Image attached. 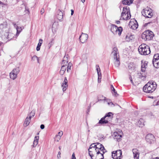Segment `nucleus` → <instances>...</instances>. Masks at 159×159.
<instances>
[{
  "instance_id": "nucleus-54",
  "label": "nucleus",
  "mask_w": 159,
  "mask_h": 159,
  "mask_svg": "<svg viewBox=\"0 0 159 159\" xmlns=\"http://www.w3.org/2000/svg\"><path fill=\"white\" fill-rule=\"evenodd\" d=\"M4 5L5 4L3 3L2 2H1V1H0V5H1L3 6V5Z\"/></svg>"
},
{
  "instance_id": "nucleus-44",
  "label": "nucleus",
  "mask_w": 159,
  "mask_h": 159,
  "mask_svg": "<svg viewBox=\"0 0 159 159\" xmlns=\"http://www.w3.org/2000/svg\"><path fill=\"white\" fill-rule=\"evenodd\" d=\"M63 132L62 131H61V132H59L58 133V134L57 135H57L58 136H60V137L61 138V137L63 135Z\"/></svg>"
},
{
  "instance_id": "nucleus-31",
  "label": "nucleus",
  "mask_w": 159,
  "mask_h": 159,
  "mask_svg": "<svg viewBox=\"0 0 159 159\" xmlns=\"http://www.w3.org/2000/svg\"><path fill=\"white\" fill-rule=\"evenodd\" d=\"M133 2L132 0H124L123 1V3L125 5H129Z\"/></svg>"
},
{
  "instance_id": "nucleus-11",
  "label": "nucleus",
  "mask_w": 159,
  "mask_h": 159,
  "mask_svg": "<svg viewBox=\"0 0 159 159\" xmlns=\"http://www.w3.org/2000/svg\"><path fill=\"white\" fill-rule=\"evenodd\" d=\"M147 142L149 143H152L155 140V137L152 134H147L146 137Z\"/></svg>"
},
{
  "instance_id": "nucleus-58",
  "label": "nucleus",
  "mask_w": 159,
  "mask_h": 159,
  "mask_svg": "<svg viewBox=\"0 0 159 159\" xmlns=\"http://www.w3.org/2000/svg\"><path fill=\"white\" fill-rule=\"evenodd\" d=\"M85 0H81V1L83 2L84 3L85 2Z\"/></svg>"
},
{
  "instance_id": "nucleus-43",
  "label": "nucleus",
  "mask_w": 159,
  "mask_h": 159,
  "mask_svg": "<svg viewBox=\"0 0 159 159\" xmlns=\"http://www.w3.org/2000/svg\"><path fill=\"white\" fill-rule=\"evenodd\" d=\"M143 73H141V75H139V77L141 79H144L146 78V76L145 75H143Z\"/></svg>"
},
{
  "instance_id": "nucleus-8",
  "label": "nucleus",
  "mask_w": 159,
  "mask_h": 159,
  "mask_svg": "<svg viewBox=\"0 0 159 159\" xmlns=\"http://www.w3.org/2000/svg\"><path fill=\"white\" fill-rule=\"evenodd\" d=\"M19 71L20 68L19 67L14 69L10 73V78L13 80L15 79L16 78L17 75L19 73Z\"/></svg>"
},
{
  "instance_id": "nucleus-20",
  "label": "nucleus",
  "mask_w": 159,
  "mask_h": 159,
  "mask_svg": "<svg viewBox=\"0 0 159 159\" xmlns=\"http://www.w3.org/2000/svg\"><path fill=\"white\" fill-rule=\"evenodd\" d=\"M132 151L134 158L135 159H138L139 157V153L138 152V150L136 149H133Z\"/></svg>"
},
{
  "instance_id": "nucleus-15",
  "label": "nucleus",
  "mask_w": 159,
  "mask_h": 159,
  "mask_svg": "<svg viewBox=\"0 0 159 159\" xmlns=\"http://www.w3.org/2000/svg\"><path fill=\"white\" fill-rule=\"evenodd\" d=\"M118 50L116 47H114L113 49V51L111 52V54L114 56V59L117 58H119V55H118Z\"/></svg>"
},
{
  "instance_id": "nucleus-32",
  "label": "nucleus",
  "mask_w": 159,
  "mask_h": 159,
  "mask_svg": "<svg viewBox=\"0 0 159 159\" xmlns=\"http://www.w3.org/2000/svg\"><path fill=\"white\" fill-rule=\"evenodd\" d=\"M119 58H117L115 60V61L114 62L115 66L116 67H118L120 64V61L119 60Z\"/></svg>"
},
{
  "instance_id": "nucleus-42",
  "label": "nucleus",
  "mask_w": 159,
  "mask_h": 159,
  "mask_svg": "<svg viewBox=\"0 0 159 159\" xmlns=\"http://www.w3.org/2000/svg\"><path fill=\"white\" fill-rule=\"evenodd\" d=\"M96 70L97 72V73H100V69L99 68V67L98 65H96Z\"/></svg>"
},
{
  "instance_id": "nucleus-35",
  "label": "nucleus",
  "mask_w": 159,
  "mask_h": 159,
  "mask_svg": "<svg viewBox=\"0 0 159 159\" xmlns=\"http://www.w3.org/2000/svg\"><path fill=\"white\" fill-rule=\"evenodd\" d=\"M111 89L112 91L114 92V93H115V95L116 96H117V95H118V94L117 93V92L116 91V90L114 88L113 86L111 85Z\"/></svg>"
},
{
  "instance_id": "nucleus-40",
  "label": "nucleus",
  "mask_w": 159,
  "mask_h": 159,
  "mask_svg": "<svg viewBox=\"0 0 159 159\" xmlns=\"http://www.w3.org/2000/svg\"><path fill=\"white\" fill-rule=\"evenodd\" d=\"M159 59V54L158 53L155 54L153 57V60H157Z\"/></svg>"
},
{
  "instance_id": "nucleus-49",
  "label": "nucleus",
  "mask_w": 159,
  "mask_h": 159,
  "mask_svg": "<svg viewBox=\"0 0 159 159\" xmlns=\"http://www.w3.org/2000/svg\"><path fill=\"white\" fill-rule=\"evenodd\" d=\"M44 12V10L43 8H42L40 11V12L41 14H42Z\"/></svg>"
},
{
  "instance_id": "nucleus-6",
  "label": "nucleus",
  "mask_w": 159,
  "mask_h": 159,
  "mask_svg": "<svg viewBox=\"0 0 159 159\" xmlns=\"http://www.w3.org/2000/svg\"><path fill=\"white\" fill-rule=\"evenodd\" d=\"M96 155L95 156L93 155L92 152L89 150V155L91 157L92 159H103L104 158L103 154L105 152V151L103 152V153H100L99 151H96Z\"/></svg>"
},
{
  "instance_id": "nucleus-52",
  "label": "nucleus",
  "mask_w": 159,
  "mask_h": 159,
  "mask_svg": "<svg viewBox=\"0 0 159 159\" xmlns=\"http://www.w3.org/2000/svg\"><path fill=\"white\" fill-rule=\"evenodd\" d=\"M13 25L15 27L16 29V26H18L16 24V23H13Z\"/></svg>"
},
{
  "instance_id": "nucleus-21",
  "label": "nucleus",
  "mask_w": 159,
  "mask_h": 159,
  "mask_svg": "<svg viewBox=\"0 0 159 159\" xmlns=\"http://www.w3.org/2000/svg\"><path fill=\"white\" fill-rule=\"evenodd\" d=\"M57 17L59 20H61L63 19V15L62 12L60 10H58L57 12Z\"/></svg>"
},
{
  "instance_id": "nucleus-26",
  "label": "nucleus",
  "mask_w": 159,
  "mask_h": 159,
  "mask_svg": "<svg viewBox=\"0 0 159 159\" xmlns=\"http://www.w3.org/2000/svg\"><path fill=\"white\" fill-rule=\"evenodd\" d=\"M29 116V115H28L27 117L25 119L24 124L26 126H27L30 124V120H31V118H30L29 117H28Z\"/></svg>"
},
{
  "instance_id": "nucleus-9",
  "label": "nucleus",
  "mask_w": 159,
  "mask_h": 159,
  "mask_svg": "<svg viewBox=\"0 0 159 159\" xmlns=\"http://www.w3.org/2000/svg\"><path fill=\"white\" fill-rule=\"evenodd\" d=\"M112 156L113 159H120L122 156V152L120 150L112 152Z\"/></svg>"
},
{
  "instance_id": "nucleus-57",
  "label": "nucleus",
  "mask_w": 159,
  "mask_h": 159,
  "mask_svg": "<svg viewBox=\"0 0 159 159\" xmlns=\"http://www.w3.org/2000/svg\"><path fill=\"white\" fill-rule=\"evenodd\" d=\"M120 21L119 20H117V21H116V23L117 24H119L120 23Z\"/></svg>"
},
{
  "instance_id": "nucleus-45",
  "label": "nucleus",
  "mask_w": 159,
  "mask_h": 159,
  "mask_svg": "<svg viewBox=\"0 0 159 159\" xmlns=\"http://www.w3.org/2000/svg\"><path fill=\"white\" fill-rule=\"evenodd\" d=\"M101 98L102 99H99V98H98V101H99L101 100H105L106 99V98L105 97H103V96H102L101 97Z\"/></svg>"
},
{
  "instance_id": "nucleus-25",
  "label": "nucleus",
  "mask_w": 159,
  "mask_h": 159,
  "mask_svg": "<svg viewBox=\"0 0 159 159\" xmlns=\"http://www.w3.org/2000/svg\"><path fill=\"white\" fill-rule=\"evenodd\" d=\"M122 13L124 14L127 13H130L129 8L127 6L124 7L123 8V11Z\"/></svg>"
},
{
  "instance_id": "nucleus-7",
  "label": "nucleus",
  "mask_w": 159,
  "mask_h": 159,
  "mask_svg": "<svg viewBox=\"0 0 159 159\" xmlns=\"http://www.w3.org/2000/svg\"><path fill=\"white\" fill-rule=\"evenodd\" d=\"M152 10L148 7L143 10L142 11V15L147 18H151L152 17Z\"/></svg>"
},
{
  "instance_id": "nucleus-4",
  "label": "nucleus",
  "mask_w": 159,
  "mask_h": 159,
  "mask_svg": "<svg viewBox=\"0 0 159 159\" xmlns=\"http://www.w3.org/2000/svg\"><path fill=\"white\" fill-rule=\"evenodd\" d=\"M111 30L114 34L116 35L118 34L120 36L122 31V28L121 26L118 27L116 25L112 24L111 25Z\"/></svg>"
},
{
  "instance_id": "nucleus-22",
  "label": "nucleus",
  "mask_w": 159,
  "mask_h": 159,
  "mask_svg": "<svg viewBox=\"0 0 159 159\" xmlns=\"http://www.w3.org/2000/svg\"><path fill=\"white\" fill-rule=\"evenodd\" d=\"M144 120L143 119L140 118L139 120V121L137 123V125L139 127H142L144 125Z\"/></svg>"
},
{
  "instance_id": "nucleus-30",
  "label": "nucleus",
  "mask_w": 159,
  "mask_h": 159,
  "mask_svg": "<svg viewBox=\"0 0 159 159\" xmlns=\"http://www.w3.org/2000/svg\"><path fill=\"white\" fill-rule=\"evenodd\" d=\"M7 26V23L6 22H4L0 25V29L2 30L4 28H6Z\"/></svg>"
},
{
  "instance_id": "nucleus-34",
  "label": "nucleus",
  "mask_w": 159,
  "mask_h": 159,
  "mask_svg": "<svg viewBox=\"0 0 159 159\" xmlns=\"http://www.w3.org/2000/svg\"><path fill=\"white\" fill-rule=\"evenodd\" d=\"M17 32L16 35H18L22 30V27H20L19 26H16Z\"/></svg>"
},
{
  "instance_id": "nucleus-23",
  "label": "nucleus",
  "mask_w": 159,
  "mask_h": 159,
  "mask_svg": "<svg viewBox=\"0 0 159 159\" xmlns=\"http://www.w3.org/2000/svg\"><path fill=\"white\" fill-rule=\"evenodd\" d=\"M68 55H65L64 57L63 60L62 62V65H66L68 63Z\"/></svg>"
},
{
  "instance_id": "nucleus-16",
  "label": "nucleus",
  "mask_w": 159,
  "mask_h": 159,
  "mask_svg": "<svg viewBox=\"0 0 159 159\" xmlns=\"http://www.w3.org/2000/svg\"><path fill=\"white\" fill-rule=\"evenodd\" d=\"M121 16L122 18V19L124 20H128L131 17V15L130 13H121Z\"/></svg>"
},
{
  "instance_id": "nucleus-38",
  "label": "nucleus",
  "mask_w": 159,
  "mask_h": 159,
  "mask_svg": "<svg viewBox=\"0 0 159 159\" xmlns=\"http://www.w3.org/2000/svg\"><path fill=\"white\" fill-rule=\"evenodd\" d=\"M98 82L99 83L101 82V79L102 77V74L101 72L98 73Z\"/></svg>"
},
{
  "instance_id": "nucleus-17",
  "label": "nucleus",
  "mask_w": 159,
  "mask_h": 159,
  "mask_svg": "<svg viewBox=\"0 0 159 159\" xmlns=\"http://www.w3.org/2000/svg\"><path fill=\"white\" fill-rule=\"evenodd\" d=\"M114 138L117 141H120L122 137L121 135L119 134L117 132H114L113 134Z\"/></svg>"
},
{
  "instance_id": "nucleus-51",
  "label": "nucleus",
  "mask_w": 159,
  "mask_h": 159,
  "mask_svg": "<svg viewBox=\"0 0 159 159\" xmlns=\"http://www.w3.org/2000/svg\"><path fill=\"white\" fill-rule=\"evenodd\" d=\"M129 79L130 80L131 82L132 83L134 84V83L133 82L132 80L131 77H129Z\"/></svg>"
},
{
  "instance_id": "nucleus-55",
  "label": "nucleus",
  "mask_w": 159,
  "mask_h": 159,
  "mask_svg": "<svg viewBox=\"0 0 159 159\" xmlns=\"http://www.w3.org/2000/svg\"><path fill=\"white\" fill-rule=\"evenodd\" d=\"M74 11L73 10H71V15H73V14H74Z\"/></svg>"
},
{
  "instance_id": "nucleus-3",
  "label": "nucleus",
  "mask_w": 159,
  "mask_h": 159,
  "mask_svg": "<svg viewBox=\"0 0 159 159\" xmlns=\"http://www.w3.org/2000/svg\"><path fill=\"white\" fill-rule=\"evenodd\" d=\"M154 36L152 32L147 30L143 32L142 34V38L145 41L151 40Z\"/></svg>"
},
{
  "instance_id": "nucleus-24",
  "label": "nucleus",
  "mask_w": 159,
  "mask_h": 159,
  "mask_svg": "<svg viewBox=\"0 0 159 159\" xmlns=\"http://www.w3.org/2000/svg\"><path fill=\"white\" fill-rule=\"evenodd\" d=\"M152 63L153 66L156 68H159V59L157 60H153Z\"/></svg>"
},
{
  "instance_id": "nucleus-10",
  "label": "nucleus",
  "mask_w": 159,
  "mask_h": 159,
  "mask_svg": "<svg viewBox=\"0 0 159 159\" xmlns=\"http://www.w3.org/2000/svg\"><path fill=\"white\" fill-rule=\"evenodd\" d=\"M129 26L130 28L133 30H136L138 28V25L135 20L131 19L129 22Z\"/></svg>"
},
{
  "instance_id": "nucleus-60",
  "label": "nucleus",
  "mask_w": 159,
  "mask_h": 159,
  "mask_svg": "<svg viewBox=\"0 0 159 159\" xmlns=\"http://www.w3.org/2000/svg\"><path fill=\"white\" fill-rule=\"evenodd\" d=\"M2 43L0 42V46L2 45Z\"/></svg>"
},
{
  "instance_id": "nucleus-53",
  "label": "nucleus",
  "mask_w": 159,
  "mask_h": 159,
  "mask_svg": "<svg viewBox=\"0 0 159 159\" xmlns=\"http://www.w3.org/2000/svg\"><path fill=\"white\" fill-rule=\"evenodd\" d=\"M90 106L88 107V108L87 110V113H88V112H89V109L90 108Z\"/></svg>"
},
{
  "instance_id": "nucleus-48",
  "label": "nucleus",
  "mask_w": 159,
  "mask_h": 159,
  "mask_svg": "<svg viewBox=\"0 0 159 159\" xmlns=\"http://www.w3.org/2000/svg\"><path fill=\"white\" fill-rule=\"evenodd\" d=\"M61 154V152H58V154H57V156L58 158H60L61 157V156H60Z\"/></svg>"
},
{
  "instance_id": "nucleus-46",
  "label": "nucleus",
  "mask_w": 159,
  "mask_h": 159,
  "mask_svg": "<svg viewBox=\"0 0 159 159\" xmlns=\"http://www.w3.org/2000/svg\"><path fill=\"white\" fill-rule=\"evenodd\" d=\"M107 104L108 105L110 106L111 107L114 106V105L113 104V103L112 102H107Z\"/></svg>"
},
{
  "instance_id": "nucleus-1",
  "label": "nucleus",
  "mask_w": 159,
  "mask_h": 159,
  "mask_svg": "<svg viewBox=\"0 0 159 159\" xmlns=\"http://www.w3.org/2000/svg\"><path fill=\"white\" fill-rule=\"evenodd\" d=\"M157 87L156 83L152 82H149L143 87V90L145 92L151 93L154 91Z\"/></svg>"
},
{
  "instance_id": "nucleus-37",
  "label": "nucleus",
  "mask_w": 159,
  "mask_h": 159,
  "mask_svg": "<svg viewBox=\"0 0 159 159\" xmlns=\"http://www.w3.org/2000/svg\"><path fill=\"white\" fill-rule=\"evenodd\" d=\"M67 64L68 65L67 67V71L68 72L71 69V67L72 66V64L71 63L69 62V63H67Z\"/></svg>"
},
{
  "instance_id": "nucleus-56",
  "label": "nucleus",
  "mask_w": 159,
  "mask_h": 159,
  "mask_svg": "<svg viewBox=\"0 0 159 159\" xmlns=\"http://www.w3.org/2000/svg\"><path fill=\"white\" fill-rule=\"evenodd\" d=\"M152 159H159V157H152Z\"/></svg>"
},
{
  "instance_id": "nucleus-28",
  "label": "nucleus",
  "mask_w": 159,
  "mask_h": 159,
  "mask_svg": "<svg viewBox=\"0 0 159 159\" xmlns=\"http://www.w3.org/2000/svg\"><path fill=\"white\" fill-rule=\"evenodd\" d=\"M66 65H62L61 68V70L60 71V74L62 75H63L66 70Z\"/></svg>"
},
{
  "instance_id": "nucleus-12",
  "label": "nucleus",
  "mask_w": 159,
  "mask_h": 159,
  "mask_svg": "<svg viewBox=\"0 0 159 159\" xmlns=\"http://www.w3.org/2000/svg\"><path fill=\"white\" fill-rule=\"evenodd\" d=\"M88 35L87 34L82 33L81 35L80 36L79 39L82 43H84L87 40Z\"/></svg>"
},
{
  "instance_id": "nucleus-41",
  "label": "nucleus",
  "mask_w": 159,
  "mask_h": 159,
  "mask_svg": "<svg viewBox=\"0 0 159 159\" xmlns=\"http://www.w3.org/2000/svg\"><path fill=\"white\" fill-rule=\"evenodd\" d=\"M61 138L60 136H58L56 135L54 138V139L55 141L58 142L60 139Z\"/></svg>"
},
{
  "instance_id": "nucleus-19",
  "label": "nucleus",
  "mask_w": 159,
  "mask_h": 159,
  "mask_svg": "<svg viewBox=\"0 0 159 159\" xmlns=\"http://www.w3.org/2000/svg\"><path fill=\"white\" fill-rule=\"evenodd\" d=\"M97 143L98 144V147H97V148L96 149V151H101L103 152L104 151V150L106 151L104 147L102 144L98 143Z\"/></svg>"
},
{
  "instance_id": "nucleus-63",
  "label": "nucleus",
  "mask_w": 159,
  "mask_h": 159,
  "mask_svg": "<svg viewBox=\"0 0 159 159\" xmlns=\"http://www.w3.org/2000/svg\"><path fill=\"white\" fill-rule=\"evenodd\" d=\"M27 11L29 12V11L28 10H27Z\"/></svg>"
},
{
  "instance_id": "nucleus-5",
  "label": "nucleus",
  "mask_w": 159,
  "mask_h": 159,
  "mask_svg": "<svg viewBox=\"0 0 159 159\" xmlns=\"http://www.w3.org/2000/svg\"><path fill=\"white\" fill-rule=\"evenodd\" d=\"M113 114L112 112H109L105 115L99 121V122L94 126H98L99 125V124H107L108 123V120L106 119L107 117H108L111 118L113 117Z\"/></svg>"
},
{
  "instance_id": "nucleus-36",
  "label": "nucleus",
  "mask_w": 159,
  "mask_h": 159,
  "mask_svg": "<svg viewBox=\"0 0 159 159\" xmlns=\"http://www.w3.org/2000/svg\"><path fill=\"white\" fill-rule=\"evenodd\" d=\"M35 114V111L34 110H33L30 112V116L29 115V117L31 118L32 117H33L34 116Z\"/></svg>"
},
{
  "instance_id": "nucleus-14",
  "label": "nucleus",
  "mask_w": 159,
  "mask_h": 159,
  "mask_svg": "<svg viewBox=\"0 0 159 159\" xmlns=\"http://www.w3.org/2000/svg\"><path fill=\"white\" fill-rule=\"evenodd\" d=\"M68 80L66 77H65L64 81L62 83L61 87L63 88L62 90L63 91H65L68 87Z\"/></svg>"
},
{
  "instance_id": "nucleus-13",
  "label": "nucleus",
  "mask_w": 159,
  "mask_h": 159,
  "mask_svg": "<svg viewBox=\"0 0 159 159\" xmlns=\"http://www.w3.org/2000/svg\"><path fill=\"white\" fill-rule=\"evenodd\" d=\"M134 35L131 33H128L126 36L125 38V40L127 42H130L132 41L134 39Z\"/></svg>"
},
{
  "instance_id": "nucleus-50",
  "label": "nucleus",
  "mask_w": 159,
  "mask_h": 159,
  "mask_svg": "<svg viewBox=\"0 0 159 159\" xmlns=\"http://www.w3.org/2000/svg\"><path fill=\"white\" fill-rule=\"evenodd\" d=\"M40 128L41 129H44V125H43V124L41 125H40Z\"/></svg>"
},
{
  "instance_id": "nucleus-18",
  "label": "nucleus",
  "mask_w": 159,
  "mask_h": 159,
  "mask_svg": "<svg viewBox=\"0 0 159 159\" xmlns=\"http://www.w3.org/2000/svg\"><path fill=\"white\" fill-rule=\"evenodd\" d=\"M148 62L145 61L143 63L142 62L141 66V71L143 72L145 71L147 67Z\"/></svg>"
},
{
  "instance_id": "nucleus-59",
  "label": "nucleus",
  "mask_w": 159,
  "mask_h": 159,
  "mask_svg": "<svg viewBox=\"0 0 159 159\" xmlns=\"http://www.w3.org/2000/svg\"><path fill=\"white\" fill-rule=\"evenodd\" d=\"M61 146H59V149L60 150H61Z\"/></svg>"
},
{
  "instance_id": "nucleus-61",
  "label": "nucleus",
  "mask_w": 159,
  "mask_h": 159,
  "mask_svg": "<svg viewBox=\"0 0 159 159\" xmlns=\"http://www.w3.org/2000/svg\"><path fill=\"white\" fill-rule=\"evenodd\" d=\"M21 27H22V30L24 29V27L23 26Z\"/></svg>"
},
{
  "instance_id": "nucleus-33",
  "label": "nucleus",
  "mask_w": 159,
  "mask_h": 159,
  "mask_svg": "<svg viewBox=\"0 0 159 159\" xmlns=\"http://www.w3.org/2000/svg\"><path fill=\"white\" fill-rule=\"evenodd\" d=\"M95 143H93L91 144L89 147V148L88 150V151L89 152V150H90V149H91L92 148H95V151H96V149L97 148V147H98V145H95Z\"/></svg>"
},
{
  "instance_id": "nucleus-39",
  "label": "nucleus",
  "mask_w": 159,
  "mask_h": 159,
  "mask_svg": "<svg viewBox=\"0 0 159 159\" xmlns=\"http://www.w3.org/2000/svg\"><path fill=\"white\" fill-rule=\"evenodd\" d=\"M32 60L33 61H35L36 60H37L38 62L39 63V58L35 55L34 56L32 57Z\"/></svg>"
},
{
  "instance_id": "nucleus-2",
  "label": "nucleus",
  "mask_w": 159,
  "mask_h": 159,
  "mask_svg": "<svg viewBox=\"0 0 159 159\" xmlns=\"http://www.w3.org/2000/svg\"><path fill=\"white\" fill-rule=\"evenodd\" d=\"M139 53L142 55H146L149 54L151 52L149 47L145 44H141L139 47Z\"/></svg>"
},
{
  "instance_id": "nucleus-47",
  "label": "nucleus",
  "mask_w": 159,
  "mask_h": 159,
  "mask_svg": "<svg viewBox=\"0 0 159 159\" xmlns=\"http://www.w3.org/2000/svg\"><path fill=\"white\" fill-rule=\"evenodd\" d=\"M71 159H76L75 155V153L74 152L73 153V154H72V158H71Z\"/></svg>"
},
{
  "instance_id": "nucleus-29",
  "label": "nucleus",
  "mask_w": 159,
  "mask_h": 159,
  "mask_svg": "<svg viewBox=\"0 0 159 159\" xmlns=\"http://www.w3.org/2000/svg\"><path fill=\"white\" fill-rule=\"evenodd\" d=\"M43 41V40L42 39H39V43H38L36 49L37 51H39L40 50V47L42 44Z\"/></svg>"
},
{
  "instance_id": "nucleus-27",
  "label": "nucleus",
  "mask_w": 159,
  "mask_h": 159,
  "mask_svg": "<svg viewBox=\"0 0 159 159\" xmlns=\"http://www.w3.org/2000/svg\"><path fill=\"white\" fill-rule=\"evenodd\" d=\"M39 139V136H35L33 142V146L35 147L36 146L38 143V141Z\"/></svg>"
},
{
  "instance_id": "nucleus-62",
  "label": "nucleus",
  "mask_w": 159,
  "mask_h": 159,
  "mask_svg": "<svg viewBox=\"0 0 159 159\" xmlns=\"http://www.w3.org/2000/svg\"><path fill=\"white\" fill-rule=\"evenodd\" d=\"M54 25V24H53L52 26Z\"/></svg>"
}]
</instances>
